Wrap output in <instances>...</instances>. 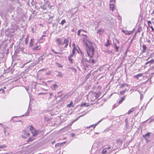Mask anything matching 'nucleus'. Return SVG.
<instances>
[{
    "instance_id": "f257e3e1",
    "label": "nucleus",
    "mask_w": 154,
    "mask_h": 154,
    "mask_svg": "<svg viewBox=\"0 0 154 154\" xmlns=\"http://www.w3.org/2000/svg\"><path fill=\"white\" fill-rule=\"evenodd\" d=\"M95 49H87V52L88 54V56L89 58H86L85 60L87 62L92 64H94L96 62L97 60L93 58Z\"/></svg>"
},
{
    "instance_id": "f03ea898",
    "label": "nucleus",
    "mask_w": 154,
    "mask_h": 154,
    "mask_svg": "<svg viewBox=\"0 0 154 154\" xmlns=\"http://www.w3.org/2000/svg\"><path fill=\"white\" fill-rule=\"evenodd\" d=\"M82 40L84 42V45L87 48H94V44L91 42L87 38V36L85 35H83Z\"/></svg>"
},
{
    "instance_id": "7ed1b4c3",
    "label": "nucleus",
    "mask_w": 154,
    "mask_h": 154,
    "mask_svg": "<svg viewBox=\"0 0 154 154\" xmlns=\"http://www.w3.org/2000/svg\"><path fill=\"white\" fill-rule=\"evenodd\" d=\"M69 38H65L63 39L61 38H57L56 39L57 43L58 45H63L65 44V48H66L68 45V42Z\"/></svg>"
},
{
    "instance_id": "20e7f679",
    "label": "nucleus",
    "mask_w": 154,
    "mask_h": 154,
    "mask_svg": "<svg viewBox=\"0 0 154 154\" xmlns=\"http://www.w3.org/2000/svg\"><path fill=\"white\" fill-rule=\"evenodd\" d=\"M19 51H21L23 53L29 54L30 57H32V54L30 51L29 49H16L15 51V53H17Z\"/></svg>"
},
{
    "instance_id": "39448f33",
    "label": "nucleus",
    "mask_w": 154,
    "mask_h": 154,
    "mask_svg": "<svg viewBox=\"0 0 154 154\" xmlns=\"http://www.w3.org/2000/svg\"><path fill=\"white\" fill-rule=\"evenodd\" d=\"M28 128H29L31 133L32 134L33 136L34 137L37 135L38 131L37 130H35L34 128L32 125L29 126Z\"/></svg>"
},
{
    "instance_id": "423d86ee",
    "label": "nucleus",
    "mask_w": 154,
    "mask_h": 154,
    "mask_svg": "<svg viewBox=\"0 0 154 154\" xmlns=\"http://www.w3.org/2000/svg\"><path fill=\"white\" fill-rule=\"evenodd\" d=\"M154 62V59H152L151 60H149L145 63L144 66L145 67L149 66L151 64H153Z\"/></svg>"
},
{
    "instance_id": "0eeeda50",
    "label": "nucleus",
    "mask_w": 154,
    "mask_h": 154,
    "mask_svg": "<svg viewBox=\"0 0 154 154\" xmlns=\"http://www.w3.org/2000/svg\"><path fill=\"white\" fill-rule=\"evenodd\" d=\"M154 62V59H152L151 60H149L145 63L144 66L145 67L149 66L151 64H153Z\"/></svg>"
},
{
    "instance_id": "6e6552de",
    "label": "nucleus",
    "mask_w": 154,
    "mask_h": 154,
    "mask_svg": "<svg viewBox=\"0 0 154 154\" xmlns=\"http://www.w3.org/2000/svg\"><path fill=\"white\" fill-rule=\"evenodd\" d=\"M36 64V63H31L30 65H29V66H26L25 67V70H27L28 71H29L30 68L33 67V66H35Z\"/></svg>"
},
{
    "instance_id": "1a4fd4ad",
    "label": "nucleus",
    "mask_w": 154,
    "mask_h": 154,
    "mask_svg": "<svg viewBox=\"0 0 154 154\" xmlns=\"http://www.w3.org/2000/svg\"><path fill=\"white\" fill-rule=\"evenodd\" d=\"M150 134H151V133L150 132L144 135H143V137L145 139L147 140L149 137Z\"/></svg>"
},
{
    "instance_id": "9d476101",
    "label": "nucleus",
    "mask_w": 154,
    "mask_h": 154,
    "mask_svg": "<svg viewBox=\"0 0 154 154\" xmlns=\"http://www.w3.org/2000/svg\"><path fill=\"white\" fill-rule=\"evenodd\" d=\"M51 87L52 90H55L57 88H58V86L57 84H53Z\"/></svg>"
},
{
    "instance_id": "9b49d317",
    "label": "nucleus",
    "mask_w": 154,
    "mask_h": 154,
    "mask_svg": "<svg viewBox=\"0 0 154 154\" xmlns=\"http://www.w3.org/2000/svg\"><path fill=\"white\" fill-rule=\"evenodd\" d=\"M97 33H99V34L100 35H101L104 31V29L102 28L99 29H97Z\"/></svg>"
},
{
    "instance_id": "f8f14e48",
    "label": "nucleus",
    "mask_w": 154,
    "mask_h": 154,
    "mask_svg": "<svg viewBox=\"0 0 154 154\" xmlns=\"http://www.w3.org/2000/svg\"><path fill=\"white\" fill-rule=\"evenodd\" d=\"M148 53V54H150L152 57H154V50H149Z\"/></svg>"
},
{
    "instance_id": "ddd939ff",
    "label": "nucleus",
    "mask_w": 154,
    "mask_h": 154,
    "mask_svg": "<svg viewBox=\"0 0 154 154\" xmlns=\"http://www.w3.org/2000/svg\"><path fill=\"white\" fill-rule=\"evenodd\" d=\"M45 58V57L44 56V55H43L42 56L38 58V60H36V63H38L41 60H43Z\"/></svg>"
},
{
    "instance_id": "4468645a",
    "label": "nucleus",
    "mask_w": 154,
    "mask_h": 154,
    "mask_svg": "<svg viewBox=\"0 0 154 154\" xmlns=\"http://www.w3.org/2000/svg\"><path fill=\"white\" fill-rule=\"evenodd\" d=\"M57 73V74H56L57 76L59 77H62L63 76V73L61 72H58L57 71H56Z\"/></svg>"
},
{
    "instance_id": "2eb2a0df",
    "label": "nucleus",
    "mask_w": 154,
    "mask_h": 154,
    "mask_svg": "<svg viewBox=\"0 0 154 154\" xmlns=\"http://www.w3.org/2000/svg\"><path fill=\"white\" fill-rule=\"evenodd\" d=\"M126 96H125L122 97L119 102V104L121 103L125 99Z\"/></svg>"
},
{
    "instance_id": "dca6fc26",
    "label": "nucleus",
    "mask_w": 154,
    "mask_h": 154,
    "mask_svg": "<svg viewBox=\"0 0 154 154\" xmlns=\"http://www.w3.org/2000/svg\"><path fill=\"white\" fill-rule=\"evenodd\" d=\"M34 39H31L29 44V47H32L33 46V43L34 41Z\"/></svg>"
},
{
    "instance_id": "f3484780",
    "label": "nucleus",
    "mask_w": 154,
    "mask_h": 154,
    "mask_svg": "<svg viewBox=\"0 0 154 154\" xmlns=\"http://www.w3.org/2000/svg\"><path fill=\"white\" fill-rule=\"evenodd\" d=\"M82 63L83 64V66H84V68L85 69V70H86L85 67H88L89 66V65L87 63H85L83 61V60H82Z\"/></svg>"
},
{
    "instance_id": "a211bd4d",
    "label": "nucleus",
    "mask_w": 154,
    "mask_h": 154,
    "mask_svg": "<svg viewBox=\"0 0 154 154\" xmlns=\"http://www.w3.org/2000/svg\"><path fill=\"white\" fill-rule=\"evenodd\" d=\"M4 133L5 135L7 136H8L10 135V134L8 132V130H6V129L4 128Z\"/></svg>"
},
{
    "instance_id": "6ab92c4d",
    "label": "nucleus",
    "mask_w": 154,
    "mask_h": 154,
    "mask_svg": "<svg viewBox=\"0 0 154 154\" xmlns=\"http://www.w3.org/2000/svg\"><path fill=\"white\" fill-rule=\"evenodd\" d=\"M90 105L88 104H87V103H82L81 104V106H85V107H88Z\"/></svg>"
},
{
    "instance_id": "aec40b11",
    "label": "nucleus",
    "mask_w": 154,
    "mask_h": 154,
    "mask_svg": "<svg viewBox=\"0 0 154 154\" xmlns=\"http://www.w3.org/2000/svg\"><path fill=\"white\" fill-rule=\"evenodd\" d=\"M122 31L126 35H130L131 34L132 32L131 31H124L123 30Z\"/></svg>"
},
{
    "instance_id": "412c9836",
    "label": "nucleus",
    "mask_w": 154,
    "mask_h": 154,
    "mask_svg": "<svg viewBox=\"0 0 154 154\" xmlns=\"http://www.w3.org/2000/svg\"><path fill=\"white\" fill-rule=\"evenodd\" d=\"M125 86H127L128 87H129V85H128V84L126 83H123V84L121 85L120 88H123Z\"/></svg>"
},
{
    "instance_id": "4be33fe9",
    "label": "nucleus",
    "mask_w": 154,
    "mask_h": 154,
    "mask_svg": "<svg viewBox=\"0 0 154 154\" xmlns=\"http://www.w3.org/2000/svg\"><path fill=\"white\" fill-rule=\"evenodd\" d=\"M34 140V139L33 138V137H29L28 138V139L27 141V142H32Z\"/></svg>"
},
{
    "instance_id": "5701e85b",
    "label": "nucleus",
    "mask_w": 154,
    "mask_h": 154,
    "mask_svg": "<svg viewBox=\"0 0 154 154\" xmlns=\"http://www.w3.org/2000/svg\"><path fill=\"white\" fill-rule=\"evenodd\" d=\"M110 5V8L112 11H113L114 10V6L113 4H109Z\"/></svg>"
},
{
    "instance_id": "b1692460",
    "label": "nucleus",
    "mask_w": 154,
    "mask_h": 154,
    "mask_svg": "<svg viewBox=\"0 0 154 154\" xmlns=\"http://www.w3.org/2000/svg\"><path fill=\"white\" fill-rule=\"evenodd\" d=\"M142 76V73H140L138 74L137 75H135L134 76V77L137 78L138 79L139 77H141Z\"/></svg>"
},
{
    "instance_id": "393cba45",
    "label": "nucleus",
    "mask_w": 154,
    "mask_h": 154,
    "mask_svg": "<svg viewBox=\"0 0 154 154\" xmlns=\"http://www.w3.org/2000/svg\"><path fill=\"white\" fill-rule=\"evenodd\" d=\"M72 104H73V102L72 101H71V102H70L69 104H68L67 105V106L68 107H73V106H74L72 105Z\"/></svg>"
},
{
    "instance_id": "a878e982",
    "label": "nucleus",
    "mask_w": 154,
    "mask_h": 154,
    "mask_svg": "<svg viewBox=\"0 0 154 154\" xmlns=\"http://www.w3.org/2000/svg\"><path fill=\"white\" fill-rule=\"evenodd\" d=\"M25 134H24V137L26 138L27 137H29L30 136V134L28 133L25 131Z\"/></svg>"
},
{
    "instance_id": "bb28decb",
    "label": "nucleus",
    "mask_w": 154,
    "mask_h": 154,
    "mask_svg": "<svg viewBox=\"0 0 154 154\" xmlns=\"http://www.w3.org/2000/svg\"><path fill=\"white\" fill-rule=\"evenodd\" d=\"M134 108H131L128 111V114H131L132 112L134 111Z\"/></svg>"
},
{
    "instance_id": "cd10ccee",
    "label": "nucleus",
    "mask_w": 154,
    "mask_h": 154,
    "mask_svg": "<svg viewBox=\"0 0 154 154\" xmlns=\"http://www.w3.org/2000/svg\"><path fill=\"white\" fill-rule=\"evenodd\" d=\"M68 60L70 64H72L73 63V59L70 57H68Z\"/></svg>"
},
{
    "instance_id": "c85d7f7f",
    "label": "nucleus",
    "mask_w": 154,
    "mask_h": 154,
    "mask_svg": "<svg viewBox=\"0 0 154 154\" xmlns=\"http://www.w3.org/2000/svg\"><path fill=\"white\" fill-rule=\"evenodd\" d=\"M106 152H107L106 148L103 149L101 152L102 154H105Z\"/></svg>"
},
{
    "instance_id": "c756f323",
    "label": "nucleus",
    "mask_w": 154,
    "mask_h": 154,
    "mask_svg": "<svg viewBox=\"0 0 154 154\" xmlns=\"http://www.w3.org/2000/svg\"><path fill=\"white\" fill-rule=\"evenodd\" d=\"M55 64L57 65L58 67L60 68H62L63 67V66L60 63H56Z\"/></svg>"
},
{
    "instance_id": "7c9ffc66",
    "label": "nucleus",
    "mask_w": 154,
    "mask_h": 154,
    "mask_svg": "<svg viewBox=\"0 0 154 154\" xmlns=\"http://www.w3.org/2000/svg\"><path fill=\"white\" fill-rule=\"evenodd\" d=\"M126 89H125L123 91H120V94H121L122 95H124V94L125 93V92H126Z\"/></svg>"
},
{
    "instance_id": "2f4dec72",
    "label": "nucleus",
    "mask_w": 154,
    "mask_h": 154,
    "mask_svg": "<svg viewBox=\"0 0 154 154\" xmlns=\"http://www.w3.org/2000/svg\"><path fill=\"white\" fill-rule=\"evenodd\" d=\"M93 127V129H92L91 130H93L94 129V128L95 127V125H94V124L90 126L89 127H88L87 128H90L91 127Z\"/></svg>"
},
{
    "instance_id": "473e14b6",
    "label": "nucleus",
    "mask_w": 154,
    "mask_h": 154,
    "mask_svg": "<svg viewBox=\"0 0 154 154\" xmlns=\"http://www.w3.org/2000/svg\"><path fill=\"white\" fill-rule=\"evenodd\" d=\"M51 50L54 53L56 54H59L61 53L59 51H55L53 49H51Z\"/></svg>"
},
{
    "instance_id": "72a5a7b5",
    "label": "nucleus",
    "mask_w": 154,
    "mask_h": 154,
    "mask_svg": "<svg viewBox=\"0 0 154 154\" xmlns=\"http://www.w3.org/2000/svg\"><path fill=\"white\" fill-rule=\"evenodd\" d=\"M25 41L26 44L27 45L28 42V35H27V37L25 38Z\"/></svg>"
},
{
    "instance_id": "f704fd0d",
    "label": "nucleus",
    "mask_w": 154,
    "mask_h": 154,
    "mask_svg": "<svg viewBox=\"0 0 154 154\" xmlns=\"http://www.w3.org/2000/svg\"><path fill=\"white\" fill-rule=\"evenodd\" d=\"M29 112H28V110L27 111V112L23 115L22 116H28L29 115ZM19 117H21V116H19Z\"/></svg>"
},
{
    "instance_id": "c9c22d12",
    "label": "nucleus",
    "mask_w": 154,
    "mask_h": 154,
    "mask_svg": "<svg viewBox=\"0 0 154 154\" xmlns=\"http://www.w3.org/2000/svg\"><path fill=\"white\" fill-rule=\"evenodd\" d=\"M76 51H77L78 53H80L81 54H82L83 53V52L80 50V49H76Z\"/></svg>"
},
{
    "instance_id": "e433bc0d",
    "label": "nucleus",
    "mask_w": 154,
    "mask_h": 154,
    "mask_svg": "<svg viewBox=\"0 0 154 154\" xmlns=\"http://www.w3.org/2000/svg\"><path fill=\"white\" fill-rule=\"evenodd\" d=\"M5 92V91L3 89H0V94H4Z\"/></svg>"
},
{
    "instance_id": "4c0bfd02",
    "label": "nucleus",
    "mask_w": 154,
    "mask_h": 154,
    "mask_svg": "<svg viewBox=\"0 0 154 154\" xmlns=\"http://www.w3.org/2000/svg\"><path fill=\"white\" fill-rule=\"evenodd\" d=\"M66 20H65L64 19L62 20L61 23H60L62 25H63V24L66 23Z\"/></svg>"
},
{
    "instance_id": "58836bf2",
    "label": "nucleus",
    "mask_w": 154,
    "mask_h": 154,
    "mask_svg": "<svg viewBox=\"0 0 154 154\" xmlns=\"http://www.w3.org/2000/svg\"><path fill=\"white\" fill-rule=\"evenodd\" d=\"M106 49V50H104V51H105L106 52H107L108 54H110L112 52V51H111L108 50V49Z\"/></svg>"
},
{
    "instance_id": "ea45409f",
    "label": "nucleus",
    "mask_w": 154,
    "mask_h": 154,
    "mask_svg": "<svg viewBox=\"0 0 154 154\" xmlns=\"http://www.w3.org/2000/svg\"><path fill=\"white\" fill-rule=\"evenodd\" d=\"M71 69L73 72H75L76 73L77 72L76 69L75 68H71Z\"/></svg>"
},
{
    "instance_id": "a19ab883",
    "label": "nucleus",
    "mask_w": 154,
    "mask_h": 154,
    "mask_svg": "<svg viewBox=\"0 0 154 154\" xmlns=\"http://www.w3.org/2000/svg\"><path fill=\"white\" fill-rule=\"evenodd\" d=\"M49 93V95H50V96L48 97V99H50V98H51V96L52 95H53V94L52 93Z\"/></svg>"
},
{
    "instance_id": "79ce46f5",
    "label": "nucleus",
    "mask_w": 154,
    "mask_h": 154,
    "mask_svg": "<svg viewBox=\"0 0 154 154\" xmlns=\"http://www.w3.org/2000/svg\"><path fill=\"white\" fill-rule=\"evenodd\" d=\"M129 51L128 50V49H127V50L125 52L124 55L125 56H126L127 55V52Z\"/></svg>"
},
{
    "instance_id": "37998d69",
    "label": "nucleus",
    "mask_w": 154,
    "mask_h": 154,
    "mask_svg": "<svg viewBox=\"0 0 154 154\" xmlns=\"http://www.w3.org/2000/svg\"><path fill=\"white\" fill-rule=\"evenodd\" d=\"M6 147V146L5 145H2L0 146V149H2L3 148L5 147ZM1 151V150H0V151Z\"/></svg>"
},
{
    "instance_id": "c03bdc74",
    "label": "nucleus",
    "mask_w": 154,
    "mask_h": 154,
    "mask_svg": "<svg viewBox=\"0 0 154 154\" xmlns=\"http://www.w3.org/2000/svg\"><path fill=\"white\" fill-rule=\"evenodd\" d=\"M13 121L14 122H22L21 120H13Z\"/></svg>"
},
{
    "instance_id": "a18cd8bd",
    "label": "nucleus",
    "mask_w": 154,
    "mask_h": 154,
    "mask_svg": "<svg viewBox=\"0 0 154 154\" xmlns=\"http://www.w3.org/2000/svg\"><path fill=\"white\" fill-rule=\"evenodd\" d=\"M48 93H44L43 92H41V93H38V95H44V94H47Z\"/></svg>"
},
{
    "instance_id": "49530a36",
    "label": "nucleus",
    "mask_w": 154,
    "mask_h": 154,
    "mask_svg": "<svg viewBox=\"0 0 154 154\" xmlns=\"http://www.w3.org/2000/svg\"><path fill=\"white\" fill-rule=\"evenodd\" d=\"M102 120H100L99 121L97 122L96 123L94 124V125H95V126L97 125L98 124H99L100 122Z\"/></svg>"
},
{
    "instance_id": "de8ad7c7",
    "label": "nucleus",
    "mask_w": 154,
    "mask_h": 154,
    "mask_svg": "<svg viewBox=\"0 0 154 154\" xmlns=\"http://www.w3.org/2000/svg\"><path fill=\"white\" fill-rule=\"evenodd\" d=\"M76 49H73L72 53H73V54H75V51H76Z\"/></svg>"
},
{
    "instance_id": "09e8293b",
    "label": "nucleus",
    "mask_w": 154,
    "mask_h": 154,
    "mask_svg": "<svg viewBox=\"0 0 154 154\" xmlns=\"http://www.w3.org/2000/svg\"><path fill=\"white\" fill-rule=\"evenodd\" d=\"M81 31H82L83 32L84 31V30H79L78 32V35H80V33Z\"/></svg>"
},
{
    "instance_id": "8fccbe9b",
    "label": "nucleus",
    "mask_w": 154,
    "mask_h": 154,
    "mask_svg": "<svg viewBox=\"0 0 154 154\" xmlns=\"http://www.w3.org/2000/svg\"><path fill=\"white\" fill-rule=\"evenodd\" d=\"M147 23L149 26V27H150V24H151V22L150 21H148L147 22Z\"/></svg>"
},
{
    "instance_id": "3c124183",
    "label": "nucleus",
    "mask_w": 154,
    "mask_h": 154,
    "mask_svg": "<svg viewBox=\"0 0 154 154\" xmlns=\"http://www.w3.org/2000/svg\"><path fill=\"white\" fill-rule=\"evenodd\" d=\"M6 51H7L6 52H4V50H3V53L4 54L5 53L6 54H7V53H8V49H7V50H6Z\"/></svg>"
},
{
    "instance_id": "603ef678",
    "label": "nucleus",
    "mask_w": 154,
    "mask_h": 154,
    "mask_svg": "<svg viewBox=\"0 0 154 154\" xmlns=\"http://www.w3.org/2000/svg\"><path fill=\"white\" fill-rule=\"evenodd\" d=\"M71 135L72 137H74L75 136V134L74 133H72L71 134Z\"/></svg>"
},
{
    "instance_id": "864d4df0",
    "label": "nucleus",
    "mask_w": 154,
    "mask_h": 154,
    "mask_svg": "<svg viewBox=\"0 0 154 154\" xmlns=\"http://www.w3.org/2000/svg\"><path fill=\"white\" fill-rule=\"evenodd\" d=\"M125 123H128V118H126L125 119Z\"/></svg>"
},
{
    "instance_id": "5fc2aeb1",
    "label": "nucleus",
    "mask_w": 154,
    "mask_h": 154,
    "mask_svg": "<svg viewBox=\"0 0 154 154\" xmlns=\"http://www.w3.org/2000/svg\"><path fill=\"white\" fill-rule=\"evenodd\" d=\"M32 61V59H31L30 60H29L27 63H25V64H27V63H29V62H31Z\"/></svg>"
},
{
    "instance_id": "6e6d98bb",
    "label": "nucleus",
    "mask_w": 154,
    "mask_h": 154,
    "mask_svg": "<svg viewBox=\"0 0 154 154\" xmlns=\"http://www.w3.org/2000/svg\"><path fill=\"white\" fill-rule=\"evenodd\" d=\"M74 55V54H73V53H72V54H71L70 55H69V57H72Z\"/></svg>"
},
{
    "instance_id": "4d7b16f0",
    "label": "nucleus",
    "mask_w": 154,
    "mask_h": 154,
    "mask_svg": "<svg viewBox=\"0 0 154 154\" xmlns=\"http://www.w3.org/2000/svg\"><path fill=\"white\" fill-rule=\"evenodd\" d=\"M42 84L43 85H46V83H45V82H42Z\"/></svg>"
},
{
    "instance_id": "13d9d810",
    "label": "nucleus",
    "mask_w": 154,
    "mask_h": 154,
    "mask_svg": "<svg viewBox=\"0 0 154 154\" xmlns=\"http://www.w3.org/2000/svg\"><path fill=\"white\" fill-rule=\"evenodd\" d=\"M60 145V143H58L56 144L55 146L56 147H57V146H59Z\"/></svg>"
},
{
    "instance_id": "bf43d9fd",
    "label": "nucleus",
    "mask_w": 154,
    "mask_h": 154,
    "mask_svg": "<svg viewBox=\"0 0 154 154\" xmlns=\"http://www.w3.org/2000/svg\"><path fill=\"white\" fill-rule=\"evenodd\" d=\"M116 2V0H110V2Z\"/></svg>"
},
{
    "instance_id": "052dcab7",
    "label": "nucleus",
    "mask_w": 154,
    "mask_h": 154,
    "mask_svg": "<svg viewBox=\"0 0 154 154\" xmlns=\"http://www.w3.org/2000/svg\"><path fill=\"white\" fill-rule=\"evenodd\" d=\"M18 116H13V117H12L11 119V120H13V118H17V117H18Z\"/></svg>"
},
{
    "instance_id": "680f3d73",
    "label": "nucleus",
    "mask_w": 154,
    "mask_h": 154,
    "mask_svg": "<svg viewBox=\"0 0 154 154\" xmlns=\"http://www.w3.org/2000/svg\"><path fill=\"white\" fill-rule=\"evenodd\" d=\"M143 49V51H142L143 52H145V50L146 49Z\"/></svg>"
},
{
    "instance_id": "e2e57ef3",
    "label": "nucleus",
    "mask_w": 154,
    "mask_h": 154,
    "mask_svg": "<svg viewBox=\"0 0 154 154\" xmlns=\"http://www.w3.org/2000/svg\"><path fill=\"white\" fill-rule=\"evenodd\" d=\"M128 123H125V126L126 127V128H127V125Z\"/></svg>"
},
{
    "instance_id": "0e129e2a",
    "label": "nucleus",
    "mask_w": 154,
    "mask_h": 154,
    "mask_svg": "<svg viewBox=\"0 0 154 154\" xmlns=\"http://www.w3.org/2000/svg\"><path fill=\"white\" fill-rule=\"evenodd\" d=\"M113 150L112 149L110 151H109V153H111V152H112L113 151Z\"/></svg>"
},
{
    "instance_id": "69168bd1",
    "label": "nucleus",
    "mask_w": 154,
    "mask_h": 154,
    "mask_svg": "<svg viewBox=\"0 0 154 154\" xmlns=\"http://www.w3.org/2000/svg\"><path fill=\"white\" fill-rule=\"evenodd\" d=\"M41 8L44 9H46V8H45L43 6H41Z\"/></svg>"
},
{
    "instance_id": "338daca9",
    "label": "nucleus",
    "mask_w": 154,
    "mask_h": 154,
    "mask_svg": "<svg viewBox=\"0 0 154 154\" xmlns=\"http://www.w3.org/2000/svg\"><path fill=\"white\" fill-rule=\"evenodd\" d=\"M111 148V147L110 146H109L108 147L106 148V149H109Z\"/></svg>"
},
{
    "instance_id": "774afa93",
    "label": "nucleus",
    "mask_w": 154,
    "mask_h": 154,
    "mask_svg": "<svg viewBox=\"0 0 154 154\" xmlns=\"http://www.w3.org/2000/svg\"><path fill=\"white\" fill-rule=\"evenodd\" d=\"M109 44H105V45H106V46L107 47H108V46H109Z\"/></svg>"
}]
</instances>
